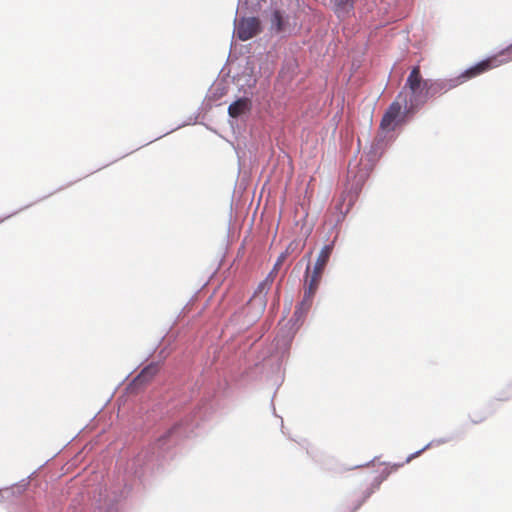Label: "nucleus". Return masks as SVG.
<instances>
[{
	"instance_id": "39448f33",
	"label": "nucleus",
	"mask_w": 512,
	"mask_h": 512,
	"mask_svg": "<svg viewBox=\"0 0 512 512\" xmlns=\"http://www.w3.org/2000/svg\"><path fill=\"white\" fill-rule=\"evenodd\" d=\"M251 106H252V104H251V100L249 98H246V97L240 98L229 105L228 114L232 118H237V117L243 115L244 113L250 111Z\"/></svg>"
},
{
	"instance_id": "f257e3e1",
	"label": "nucleus",
	"mask_w": 512,
	"mask_h": 512,
	"mask_svg": "<svg viewBox=\"0 0 512 512\" xmlns=\"http://www.w3.org/2000/svg\"><path fill=\"white\" fill-rule=\"evenodd\" d=\"M500 61L496 57H489L475 66L467 69L458 77L444 81H432L423 79L419 66L412 68L407 77L405 86L401 92H404L403 104L406 112H413L418 107L425 104L429 98L437 94L446 92L469 79L477 77L492 68L498 67Z\"/></svg>"
},
{
	"instance_id": "423d86ee",
	"label": "nucleus",
	"mask_w": 512,
	"mask_h": 512,
	"mask_svg": "<svg viewBox=\"0 0 512 512\" xmlns=\"http://www.w3.org/2000/svg\"><path fill=\"white\" fill-rule=\"evenodd\" d=\"M159 367L157 364H149L146 366L138 376L133 380L135 386H142L150 382L154 376L158 373Z\"/></svg>"
},
{
	"instance_id": "1a4fd4ad",
	"label": "nucleus",
	"mask_w": 512,
	"mask_h": 512,
	"mask_svg": "<svg viewBox=\"0 0 512 512\" xmlns=\"http://www.w3.org/2000/svg\"><path fill=\"white\" fill-rule=\"evenodd\" d=\"M271 30L275 33H280L284 30L286 22L279 10H274L270 17Z\"/></svg>"
},
{
	"instance_id": "6e6552de",
	"label": "nucleus",
	"mask_w": 512,
	"mask_h": 512,
	"mask_svg": "<svg viewBox=\"0 0 512 512\" xmlns=\"http://www.w3.org/2000/svg\"><path fill=\"white\" fill-rule=\"evenodd\" d=\"M332 250H333V245L332 244H328V245H325L320 253H319V256L317 258V261L315 263V266H314V270H317V271H320V272H323L324 269H325V266L331 256V253H332Z\"/></svg>"
},
{
	"instance_id": "f03ea898",
	"label": "nucleus",
	"mask_w": 512,
	"mask_h": 512,
	"mask_svg": "<svg viewBox=\"0 0 512 512\" xmlns=\"http://www.w3.org/2000/svg\"><path fill=\"white\" fill-rule=\"evenodd\" d=\"M308 273H309V266L306 269V274L308 275ZM322 274H323V272L313 269L311 276L309 278L307 277V279H306L307 287L305 288V291H304V297H303L302 302L296 307V310L294 312L295 316H298V315L300 316L304 312L308 311L309 308L311 307L312 299L319 287V284H320V281L322 278Z\"/></svg>"
},
{
	"instance_id": "f8f14e48",
	"label": "nucleus",
	"mask_w": 512,
	"mask_h": 512,
	"mask_svg": "<svg viewBox=\"0 0 512 512\" xmlns=\"http://www.w3.org/2000/svg\"><path fill=\"white\" fill-rule=\"evenodd\" d=\"M486 419V416L484 414H481V415H476V416H471V421L474 423V424H478V423H481L483 422L484 420Z\"/></svg>"
},
{
	"instance_id": "0eeeda50",
	"label": "nucleus",
	"mask_w": 512,
	"mask_h": 512,
	"mask_svg": "<svg viewBox=\"0 0 512 512\" xmlns=\"http://www.w3.org/2000/svg\"><path fill=\"white\" fill-rule=\"evenodd\" d=\"M356 0H335L333 11L338 18H345L354 10Z\"/></svg>"
},
{
	"instance_id": "9d476101",
	"label": "nucleus",
	"mask_w": 512,
	"mask_h": 512,
	"mask_svg": "<svg viewBox=\"0 0 512 512\" xmlns=\"http://www.w3.org/2000/svg\"><path fill=\"white\" fill-rule=\"evenodd\" d=\"M289 248H290V246L286 249V251L282 252L278 256L277 261L274 264L273 270L271 271L270 275H272L273 273H276L279 270V268L282 266V264L285 262V260L287 259L288 253H289Z\"/></svg>"
},
{
	"instance_id": "ddd939ff",
	"label": "nucleus",
	"mask_w": 512,
	"mask_h": 512,
	"mask_svg": "<svg viewBox=\"0 0 512 512\" xmlns=\"http://www.w3.org/2000/svg\"><path fill=\"white\" fill-rule=\"evenodd\" d=\"M266 288V281L259 284L257 290L254 293L253 298H256L259 293H261Z\"/></svg>"
},
{
	"instance_id": "20e7f679",
	"label": "nucleus",
	"mask_w": 512,
	"mask_h": 512,
	"mask_svg": "<svg viewBox=\"0 0 512 512\" xmlns=\"http://www.w3.org/2000/svg\"><path fill=\"white\" fill-rule=\"evenodd\" d=\"M261 31V22L257 17L242 18L236 25L235 33L241 41H247Z\"/></svg>"
},
{
	"instance_id": "7ed1b4c3",
	"label": "nucleus",
	"mask_w": 512,
	"mask_h": 512,
	"mask_svg": "<svg viewBox=\"0 0 512 512\" xmlns=\"http://www.w3.org/2000/svg\"><path fill=\"white\" fill-rule=\"evenodd\" d=\"M404 92H400L396 99L390 104L386 112L384 113L381 122L380 128L383 130L391 131L394 130L400 118L407 113L406 111L403 113L402 108L404 107L403 98Z\"/></svg>"
},
{
	"instance_id": "9b49d317",
	"label": "nucleus",
	"mask_w": 512,
	"mask_h": 512,
	"mask_svg": "<svg viewBox=\"0 0 512 512\" xmlns=\"http://www.w3.org/2000/svg\"><path fill=\"white\" fill-rule=\"evenodd\" d=\"M504 55H507L508 59H512V44L510 46H508L505 50L501 51V53L499 55L495 56L497 58V60L500 61V64L498 66H500L501 64L504 63L503 60L499 59V56H504Z\"/></svg>"
}]
</instances>
